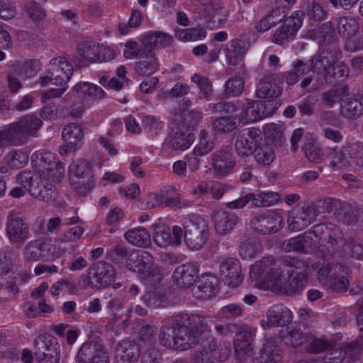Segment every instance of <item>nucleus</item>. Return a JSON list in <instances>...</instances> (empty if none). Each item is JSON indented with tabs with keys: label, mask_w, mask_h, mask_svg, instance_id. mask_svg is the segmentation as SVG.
<instances>
[{
	"label": "nucleus",
	"mask_w": 363,
	"mask_h": 363,
	"mask_svg": "<svg viewBox=\"0 0 363 363\" xmlns=\"http://www.w3.org/2000/svg\"><path fill=\"white\" fill-rule=\"evenodd\" d=\"M323 73L325 81L330 83L343 82L348 77L350 69L344 62H337L324 66Z\"/></svg>",
	"instance_id": "obj_29"
},
{
	"label": "nucleus",
	"mask_w": 363,
	"mask_h": 363,
	"mask_svg": "<svg viewBox=\"0 0 363 363\" xmlns=\"http://www.w3.org/2000/svg\"><path fill=\"white\" fill-rule=\"evenodd\" d=\"M47 159L49 160V162L42 165L43 172L46 171L48 176L53 181L60 182L64 177L65 172L63 163L60 161H55V157L51 154H48L46 157H42L41 162L45 163Z\"/></svg>",
	"instance_id": "obj_31"
},
{
	"label": "nucleus",
	"mask_w": 363,
	"mask_h": 363,
	"mask_svg": "<svg viewBox=\"0 0 363 363\" xmlns=\"http://www.w3.org/2000/svg\"><path fill=\"white\" fill-rule=\"evenodd\" d=\"M311 235L323 242L325 252L344 258L363 259V240L358 238H345L341 229L333 223H320L311 230L296 237L285 240L281 248L284 251L307 253V248L313 246Z\"/></svg>",
	"instance_id": "obj_1"
},
{
	"label": "nucleus",
	"mask_w": 363,
	"mask_h": 363,
	"mask_svg": "<svg viewBox=\"0 0 363 363\" xmlns=\"http://www.w3.org/2000/svg\"><path fill=\"white\" fill-rule=\"evenodd\" d=\"M262 140L261 132L255 128L241 130L235 143L236 152L240 157L252 155Z\"/></svg>",
	"instance_id": "obj_9"
},
{
	"label": "nucleus",
	"mask_w": 363,
	"mask_h": 363,
	"mask_svg": "<svg viewBox=\"0 0 363 363\" xmlns=\"http://www.w3.org/2000/svg\"><path fill=\"white\" fill-rule=\"evenodd\" d=\"M89 274L95 281L96 289L106 288L114 282L115 268L110 263L99 261L94 263L89 269Z\"/></svg>",
	"instance_id": "obj_13"
},
{
	"label": "nucleus",
	"mask_w": 363,
	"mask_h": 363,
	"mask_svg": "<svg viewBox=\"0 0 363 363\" xmlns=\"http://www.w3.org/2000/svg\"><path fill=\"white\" fill-rule=\"evenodd\" d=\"M317 214L315 208L310 205H304L292 211L287 220L289 228L291 231L303 230L315 221Z\"/></svg>",
	"instance_id": "obj_15"
},
{
	"label": "nucleus",
	"mask_w": 363,
	"mask_h": 363,
	"mask_svg": "<svg viewBox=\"0 0 363 363\" xmlns=\"http://www.w3.org/2000/svg\"><path fill=\"white\" fill-rule=\"evenodd\" d=\"M62 135L66 143L77 146L84 137V132L79 124L73 123L64 127Z\"/></svg>",
	"instance_id": "obj_40"
},
{
	"label": "nucleus",
	"mask_w": 363,
	"mask_h": 363,
	"mask_svg": "<svg viewBox=\"0 0 363 363\" xmlns=\"http://www.w3.org/2000/svg\"><path fill=\"white\" fill-rule=\"evenodd\" d=\"M69 172L74 176L82 179L90 174L91 167L87 161L79 160L69 166Z\"/></svg>",
	"instance_id": "obj_60"
},
{
	"label": "nucleus",
	"mask_w": 363,
	"mask_h": 363,
	"mask_svg": "<svg viewBox=\"0 0 363 363\" xmlns=\"http://www.w3.org/2000/svg\"><path fill=\"white\" fill-rule=\"evenodd\" d=\"M253 340L252 330L246 326L240 327L239 332L235 334L234 338V347L237 351L250 352L252 350Z\"/></svg>",
	"instance_id": "obj_32"
},
{
	"label": "nucleus",
	"mask_w": 363,
	"mask_h": 363,
	"mask_svg": "<svg viewBox=\"0 0 363 363\" xmlns=\"http://www.w3.org/2000/svg\"><path fill=\"white\" fill-rule=\"evenodd\" d=\"M184 228V240L191 250H201L209 237V227L206 221L194 213H191L182 220Z\"/></svg>",
	"instance_id": "obj_3"
},
{
	"label": "nucleus",
	"mask_w": 363,
	"mask_h": 363,
	"mask_svg": "<svg viewBox=\"0 0 363 363\" xmlns=\"http://www.w3.org/2000/svg\"><path fill=\"white\" fill-rule=\"evenodd\" d=\"M310 333H303L299 327H295L290 333V340L294 347H297L303 344L307 345L308 337Z\"/></svg>",
	"instance_id": "obj_64"
},
{
	"label": "nucleus",
	"mask_w": 363,
	"mask_h": 363,
	"mask_svg": "<svg viewBox=\"0 0 363 363\" xmlns=\"http://www.w3.org/2000/svg\"><path fill=\"white\" fill-rule=\"evenodd\" d=\"M27 138L21 127L19 121L13 123L0 130V157L4 152L8 144L13 145H22Z\"/></svg>",
	"instance_id": "obj_17"
},
{
	"label": "nucleus",
	"mask_w": 363,
	"mask_h": 363,
	"mask_svg": "<svg viewBox=\"0 0 363 363\" xmlns=\"http://www.w3.org/2000/svg\"><path fill=\"white\" fill-rule=\"evenodd\" d=\"M73 74V65L64 57L52 59L49 69L44 77H40L41 85L50 82L58 86H65Z\"/></svg>",
	"instance_id": "obj_7"
},
{
	"label": "nucleus",
	"mask_w": 363,
	"mask_h": 363,
	"mask_svg": "<svg viewBox=\"0 0 363 363\" xmlns=\"http://www.w3.org/2000/svg\"><path fill=\"white\" fill-rule=\"evenodd\" d=\"M125 238L133 245L139 247H146L150 242V235L145 228H138L128 230L125 233Z\"/></svg>",
	"instance_id": "obj_34"
},
{
	"label": "nucleus",
	"mask_w": 363,
	"mask_h": 363,
	"mask_svg": "<svg viewBox=\"0 0 363 363\" xmlns=\"http://www.w3.org/2000/svg\"><path fill=\"white\" fill-rule=\"evenodd\" d=\"M237 118L232 116L218 117L213 123V129L218 133H229L235 130L238 124Z\"/></svg>",
	"instance_id": "obj_51"
},
{
	"label": "nucleus",
	"mask_w": 363,
	"mask_h": 363,
	"mask_svg": "<svg viewBox=\"0 0 363 363\" xmlns=\"http://www.w3.org/2000/svg\"><path fill=\"white\" fill-rule=\"evenodd\" d=\"M352 146L345 145L340 148H334L330 153L331 165L335 169H345L350 165Z\"/></svg>",
	"instance_id": "obj_33"
},
{
	"label": "nucleus",
	"mask_w": 363,
	"mask_h": 363,
	"mask_svg": "<svg viewBox=\"0 0 363 363\" xmlns=\"http://www.w3.org/2000/svg\"><path fill=\"white\" fill-rule=\"evenodd\" d=\"M17 182L33 196L49 201L55 199L57 191L51 184L45 186L34 172L24 170L16 176Z\"/></svg>",
	"instance_id": "obj_6"
},
{
	"label": "nucleus",
	"mask_w": 363,
	"mask_h": 363,
	"mask_svg": "<svg viewBox=\"0 0 363 363\" xmlns=\"http://www.w3.org/2000/svg\"><path fill=\"white\" fill-rule=\"evenodd\" d=\"M333 347V342L324 337H316L311 334L308 337L307 345L305 348L310 353L318 354L328 351Z\"/></svg>",
	"instance_id": "obj_39"
},
{
	"label": "nucleus",
	"mask_w": 363,
	"mask_h": 363,
	"mask_svg": "<svg viewBox=\"0 0 363 363\" xmlns=\"http://www.w3.org/2000/svg\"><path fill=\"white\" fill-rule=\"evenodd\" d=\"M342 114L347 118H357L363 114V96L357 94L350 97L342 108Z\"/></svg>",
	"instance_id": "obj_35"
},
{
	"label": "nucleus",
	"mask_w": 363,
	"mask_h": 363,
	"mask_svg": "<svg viewBox=\"0 0 363 363\" xmlns=\"http://www.w3.org/2000/svg\"><path fill=\"white\" fill-rule=\"evenodd\" d=\"M308 282V277L289 276L284 286V291L291 296L302 291Z\"/></svg>",
	"instance_id": "obj_50"
},
{
	"label": "nucleus",
	"mask_w": 363,
	"mask_h": 363,
	"mask_svg": "<svg viewBox=\"0 0 363 363\" xmlns=\"http://www.w3.org/2000/svg\"><path fill=\"white\" fill-rule=\"evenodd\" d=\"M281 350L274 337L266 338L257 357L258 363L279 362Z\"/></svg>",
	"instance_id": "obj_26"
},
{
	"label": "nucleus",
	"mask_w": 363,
	"mask_h": 363,
	"mask_svg": "<svg viewBox=\"0 0 363 363\" xmlns=\"http://www.w3.org/2000/svg\"><path fill=\"white\" fill-rule=\"evenodd\" d=\"M9 165L14 168H21L28 161V155L22 151H14L7 155Z\"/></svg>",
	"instance_id": "obj_63"
},
{
	"label": "nucleus",
	"mask_w": 363,
	"mask_h": 363,
	"mask_svg": "<svg viewBox=\"0 0 363 363\" xmlns=\"http://www.w3.org/2000/svg\"><path fill=\"white\" fill-rule=\"evenodd\" d=\"M147 50L142 47H139L137 42L129 40L125 44L123 55L126 59L140 58L143 57Z\"/></svg>",
	"instance_id": "obj_61"
},
{
	"label": "nucleus",
	"mask_w": 363,
	"mask_h": 363,
	"mask_svg": "<svg viewBox=\"0 0 363 363\" xmlns=\"http://www.w3.org/2000/svg\"><path fill=\"white\" fill-rule=\"evenodd\" d=\"M6 235L13 242H24L29 234L28 224L21 218L16 217L8 220L6 225Z\"/></svg>",
	"instance_id": "obj_23"
},
{
	"label": "nucleus",
	"mask_w": 363,
	"mask_h": 363,
	"mask_svg": "<svg viewBox=\"0 0 363 363\" xmlns=\"http://www.w3.org/2000/svg\"><path fill=\"white\" fill-rule=\"evenodd\" d=\"M217 279L209 274H202L192 289L194 297L206 299L216 294Z\"/></svg>",
	"instance_id": "obj_25"
},
{
	"label": "nucleus",
	"mask_w": 363,
	"mask_h": 363,
	"mask_svg": "<svg viewBox=\"0 0 363 363\" xmlns=\"http://www.w3.org/2000/svg\"><path fill=\"white\" fill-rule=\"evenodd\" d=\"M264 104L262 102H250L247 103L245 108V117L250 121H257L267 116L264 111Z\"/></svg>",
	"instance_id": "obj_52"
},
{
	"label": "nucleus",
	"mask_w": 363,
	"mask_h": 363,
	"mask_svg": "<svg viewBox=\"0 0 363 363\" xmlns=\"http://www.w3.org/2000/svg\"><path fill=\"white\" fill-rule=\"evenodd\" d=\"M306 13L311 21H320L325 18L327 11L320 3L312 1L307 6Z\"/></svg>",
	"instance_id": "obj_58"
},
{
	"label": "nucleus",
	"mask_w": 363,
	"mask_h": 363,
	"mask_svg": "<svg viewBox=\"0 0 363 363\" xmlns=\"http://www.w3.org/2000/svg\"><path fill=\"white\" fill-rule=\"evenodd\" d=\"M115 352L117 357L128 363L134 362L138 356L136 346L128 340L120 342L116 347Z\"/></svg>",
	"instance_id": "obj_36"
},
{
	"label": "nucleus",
	"mask_w": 363,
	"mask_h": 363,
	"mask_svg": "<svg viewBox=\"0 0 363 363\" xmlns=\"http://www.w3.org/2000/svg\"><path fill=\"white\" fill-rule=\"evenodd\" d=\"M194 140V135L189 130H184L182 127L175 126L172 133L166 139L167 147L173 150L184 151L189 148Z\"/></svg>",
	"instance_id": "obj_21"
},
{
	"label": "nucleus",
	"mask_w": 363,
	"mask_h": 363,
	"mask_svg": "<svg viewBox=\"0 0 363 363\" xmlns=\"http://www.w3.org/2000/svg\"><path fill=\"white\" fill-rule=\"evenodd\" d=\"M27 16L33 23H38L47 16L46 10L36 1H30L24 6Z\"/></svg>",
	"instance_id": "obj_47"
},
{
	"label": "nucleus",
	"mask_w": 363,
	"mask_h": 363,
	"mask_svg": "<svg viewBox=\"0 0 363 363\" xmlns=\"http://www.w3.org/2000/svg\"><path fill=\"white\" fill-rule=\"evenodd\" d=\"M19 122L27 138L28 136H37V133L43 123L39 118L32 115L22 117Z\"/></svg>",
	"instance_id": "obj_42"
},
{
	"label": "nucleus",
	"mask_w": 363,
	"mask_h": 363,
	"mask_svg": "<svg viewBox=\"0 0 363 363\" xmlns=\"http://www.w3.org/2000/svg\"><path fill=\"white\" fill-rule=\"evenodd\" d=\"M140 60L135 63V72L140 76L150 77L160 69V63L155 52L148 50Z\"/></svg>",
	"instance_id": "obj_27"
},
{
	"label": "nucleus",
	"mask_w": 363,
	"mask_h": 363,
	"mask_svg": "<svg viewBox=\"0 0 363 363\" xmlns=\"http://www.w3.org/2000/svg\"><path fill=\"white\" fill-rule=\"evenodd\" d=\"M84 233V229L80 226L71 228L67 232L61 233L57 237L60 243L76 242L79 240Z\"/></svg>",
	"instance_id": "obj_62"
},
{
	"label": "nucleus",
	"mask_w": 363,
	"mask_h": 363,
	"mask_svg": "<svg viewBox=\"0 0 363 363\" xmlns=\"http://www.w3.org/2000/svg\"><path fill=\"white\" fill-rule=\"evenodd\" d=\"M179 122L177 125L178 127H182L184 130L194 128L199 123L201 118V113L194 110H184L179 115Z\"/></svg>",
	"instance_id": "obj_43"
},
{
	"label": "nucleus",
	"mask_w": 363,
	"mask_h": 363,
	"mask_svg": "<svg viewBox=\"0 0 363 363\" xmlns=\"http://www.w3.org/2000/svg\"><path fill=\"white\" fill-rule=\"evenodd\" d=\"M99 44L91 42H84L79 45L78 54L89 62H96Z\"/></svg>",
	"instance_id": "obj_54"
},
{
	"label": "nucleus",
	"mask_w": 363,
	"mask_h": 363,
	"mask_svg": "<svg viewBox=\"0 0 363 363\" xmlns=\"http://www.w3.org/2000/svg\"><path fill=\"white\" fill-rule=\"evenodd\" d=\"M303 16V11H296L283 19L284 25L276 30L272 41L277 45H283L293 40L302 26Z\"/></svg>",
	"instance_id": "obj_10"
},
{
	"label": "nucleus",
	"mask_w": 363,
	"mask_h": 363,
	"mask_svg": "<svg viewBox=\"0 0 363 363\" xmlns=\"http://www.w3.org/2000/svg\"><path fill=\"white\" fill-rule=\"evenodd\" d=\"M128 269L138 274L145 286L158 283L162 279L161 269L155 265L153 256L147 251H140L135 259H129Z\"/></svg>",
	"instance_id": "obj_4"
},
{
	"label": "nucleus",
	"mask_w": 363,
	"mask_h": 363,
	"mask_svg": "<svg viewBox=\"0 0 363 363\" xmlns=\"http://www.w3.org/2000/svg\"><path fill=\"white\" fill-rule=\"evenodd\" d=\"M282 21L283 18H280L279 11L272 10L261 18L256 25L255 29L257 32L264 33L269 30L272 27H274Z\"/></svg>",
	"instance_id": "obj_46"
},
{
	"label": "nucleus",
	"mask_w": 363,
	"mask_h": 363,
	"mask_svg": "<svg viewBox=\"0 0 363 363\" xmlns=\"http://www.w3.org/2000/svg\"><path fill=\"white\" fill-rule=\"evenodd\" d=\"M78 363H110L106 347L96 341L85 342L77 352Z\"/></svg>",
	"instance_id": "obj_11"
},
{
	"label": "nucleus",
	"mask_w": 363,
	"mask_h": 363,
	"mask_svg": "<svg viewBox=\"0 0 363 363\" xmlns=\"http://www.w3.org/2000/svg\"><path fill=\"white\" fill-rule=\"evenodd\" d=\"M362 349L359 343L353 341L350 343L344 344L340 348V350L344 359L347 358L351 361H355L361 357Z\"/></svg>",
	"instance_id": "obj_57"
},
{
	"label": "nucleus",
	"mask_w": 363,
	"mask_h": 363,
	"mask_svg": "<svg viewBox=\"0 0 363 363\" xmlns=\"http://www.w3.org/2000/svg\"><path fill=\"white\" fill-rule=\"evenodd\" d=\"M173 41V36L161 31H152L144 34L143 45L149 49L166 48Z\"/></svg>",
	"instance_id": "obj_28"
},
{
	"label": "nucleus",
	"mask_w": 363,
	"mask_h": 363,
	"mask_svg": "<svg viewBox=\"0 0 363 363\" xmlns=\"http://www.w3.org/2000/svg\"><path fill=\"white\" fill-rule=\"evenodd\" d=\"M209 334L204 316L179 312L164 320L159 339L167 348L186 350L203 344Z\"/></svg>",
	"instance_id": "obj_2"
},
{
	"label": "nucleus",
	"mask_w": 363,
	"mask_h": 363,
	"mask_svg": "<svg viewBox=\"0 0 363 363\" xmlns=\"http://www.w3.org/2000/svg\"><path fill=\"white\" fill-rule=\"evenodd\" d=\"M337 31L343 38H352L359 30V26L355 19L350 16L340 17L337 20Z\"/></svg>",
	"instance_id": "obj_37"
},
{
	"label": "nucleus",
	"mask_w": 363,
	"mask_h": 363,
	"mask_svg": "<svg viewBox=\"0 0 363 363\" xmlns=\"http://www.w3.org/2000/svg\"><path fill=\"white\" fill-rule=\"evenodd\" d=\"M212 218L216 231L220 235L230 233L240 221L235 213L224 210L215 211Z\"/></svg>",
	"instance_id": "obj_22"
},
{
	"label": "nucleus",
	"mask_w": 363,
	"mask_h": 363,
	"mask_svg": "<svg viewBox=\"0 0 363 363\" xmlns=\"http://www.w3.org/2000/svg\"><path fill=\"white\" fill-rule=\"evenodd\" d=\"M283 81L284 74L281 73L264 75L257 84V96L260 99L278 97L282 93V88L279 84Z\"/></svg>",
	"instance_id": "obj_14"
},
{
	"label": "nucleus",
	"mask_w": 363,
	"mask_h": 363,
	"mask_svg": "<svg viewBox=\"0 0 363 363\" xmlns=\"http://www.w3.org/2000/svg\"><path fill=\"white\" fill-rule=\"evenodd\" d=\"M160 282L146 286L147 291L142 299L148 307L158 308L169 306V301L166 290L160 286Z\"/></svg>",
	"instance_id": "obj_19"
},
{
	"label": "nucleus",
	"mask_w": 363,
	"mask_h": 363,
	"mask_svg": "<svg viewBox=\"0 0 363 363\" xmlns=\"http://www.w3.org/2000/svg\"><path fill=\"white\" fill-rule=\"evenodd\" d=\"M269 327H284L292 321L291 311L282 304H276L269 308L267 313Z\"/></svg>",
	"instance_id": "obj_24"
},
{
	"label": "nucleus",
	"mask_w": 363,
	"mask_h": 363,
	"mask_svg": "<svg viewBox=\"0 0 363 363\" xmlns=\"http://www.w3.org/2000/svg\"><path fill=\"white\" fill-rule=\"evenodd\" d=\"M265 135L268 140L275 146L281 147L286 141L282 127L277 124L267 125L265 128Z\"/></svg>",
	"instance_id": "obj_49"
},
{
	"label": "nucleus",
	"mask_w": 363,
	"mask_h": 363,
	"mask_svg": "<svg viewBox=\"0 0 363 363\" xmlns=\"http://www.w3.org/2000/svg\"><path fill=\"white\" fill-rule=\"evenodd\" d=\"M282 274L283 271L277 266L274 257H267L251 266L250 277L255 286L267 288L277 284Z\"/></svg>",
	"instance_id": "obj_5"
},
{
	"label": "nucleus",
	"mask_w": 363,
	"mask_h": 363,
	"mask_svg": "<svg viewBox=\"0 0 363 363\" xmlns=\"http://www.w3.org/2000/svg\"><path fill=\"white\" fill-rule=\"evenodd\" d=\"M211 160L214 173L220 177L227 176L235 167V157L228 146H223L212 153Z\"/></svg>",
	"instance_id": "obj_12"
},
{
	"label": "nucleus",
	"mask_w": 363,
	"mask_h": 363,
	"mask_svg": "<svg viewBox=\"0 0 363 363\" xmlns=\"http://www.w3.org/2000/svg\"><path fill=\"white\" fill-rule=\"evenodd\" d=\"M74 90L77 93H82L85 98L91 100L99 99L104 96V91L100 86L88 82H80L76 84Z\"/></svg>",
	"instance_id": "obj_41"
},
{
	"label": "nucleus",
	"mask_w": 363,
	"mask_h": 363,
	"mask_svg": "<svg viewBox=\"0 0 363 363\" xmlns=\"http://www.w3.org/2000/svg\"><path fill=\"white\" fill-rule=\"evenodd\" d=\"M281 262L284 266L291 269L288 270L289 276L307 277L308 265L306 262L290 256L283 257Z\"/></svg>",
	"instance_id": "obj_38"
},
{
	"label": "nucleus",
	"mask_w": 363,
	"mask_h": 363,
	"mask_svg": "<svg viewBox=\"0 0 363 363\" xmlns=\"http://www.w3.org/2000/svg\"><path fill=\"white\" fill-rule=\"evenodd\" d=\"M255 153L256 162L262 166L269 165L275 159L274 150L269 144H263L261 146H258Z\"/></svg>",
	"instance_id": "obj_45"
},
{
	"label": "nucleus",
	"mask_w": 363,
	"mask_h": 363,
	"mask_svg": "<svg viewBox=\"0 0 363 363\" xmlns=\"http://www.w3.org/2000/svg\"><path fill=\"white\" fill-rule=\"evenodd\" d=\"M198 269L192 263H186L178 266L174 271V283L181 289H188L193 286L198 277Z\"/></svg>",
	"instance_id": "obj_20"
},
{
	"label": "nucleus",
	"mask_w": 363,
	"mask_h": 363,
	"mask_svg": "<svg viewBox=\"0 0 363 363\" xmlns=\"http://www.w3.org/2000/svg\"><path fill=\"white\" fill-rule=\"evenodd\" d=\"M280 195L277 192L268 191L254 194L253 205L257 207H267L277 203Z\"/></svg>",
	"instance_id": "obj_55"
},
{
	"label": "nucleus",
	"mask_w": 363,
	"mask_h": 363,
	"mask_svg": "<svg viewBox=\"0 0 363 363\" xmlns=\"http://www.w3.org/2000/svg\"><path fill=\"white\" fill-rule=\"evenodd\" d=\"M244 89L245 81L242 77L235 75L226 80L224 93L229 97L238 96L243 92Z\"/></svg>",
	"instance_id": "obj_44"
},
{
	"label": "nucleus",
	"mask_w": 363,
	"mask_h": 363,
	"mask_svg": "<svg viewBox=\"0 0 363 363\" xmlns=\"http://www.w3.org/2000/svg\"><path fill=\"white\" fill-rule=\"evenodd\" d=\"M191 81L198 86L203 98L210 99L213 91L212 83L207 77L194 74L191 77Z\"/></svg>",
	"instance_id": "obj_59"
},
{
	"label": "nucleus",
	"mask_w": 363,
	"mask_h": 363,
	"mask_svg": "<svg viewBox=\"0 0 363 363\" xmlns=\"http://www.w3.org/2000/svg\"><path fill=\"white\" fill-rule=\"evenodd\" d=\"M349 95V89L347 86H342L336 89H331L323 92L321 99L323 102L329 107H333V105L338 101L342 100L343 97Z\"/></svg>",
	"instance_id": "obj_48"
},
{
	"label": "nucleus",
	"mask_w": 363,
	"mask_h": 363,
	"mask_svg": "<svg viewBox=\"0 0 363 363\" xmlns=\"http://www.w3.org/2000/svg\"><path fill=\"white\" fill-rule=\"evenodd\" d=\"M245 52V42L242 40L235 39L227 45L225 57L230 65H238L242 60Z\"/></svg>",
	"instance_id": "obj_30"
},
{
	"label": "nucleus",
	"mask_w": 363,
	"mask_h": 363,
	"mask_svg": "<svg viewBox=\"0 0 363 363\" xmlns=\"http://www.w3.org/2000/svg\"><path fill=\"white\" fill-rule=\"evenodd\" d=\"M33 345L38 363H58L60 345L56 338L47 333L40 334L35 339Z\"/></svg>",
	"instance_id": "obj_8"
},
{
	"label": "nucleus",
	"mask_w": 363,
	"mask_h": 363,
	"mask_svg": "<svg viewBox=\"0 0 363 363\" xmlns=\"http://www.w3.org/2000/svg\"><path fill=\"white\" fill-rule=\"evenodd\" d=\"M281 221L279 216L272 213L254 217L250 226L260 234L268 235L277 233L281 228Z\"/></svg>",
	"instance_id": "obj_18"
},
{
	"label": "nucleus",
	"mask_w": 363,
	"mask_h": 363,
	"mask_svg": "<svg viewBox=\"0 0 363 363\" xmlns=\"http://www.w3.org/2000/svg\"><path fill=\"white\" fill-rule=\"evenodd\" d=\"M220 277L229 286L236 287L243 280L240 262L234 258L223 260L219 268Z\"/></svg>",
	"instance_id": "obj_16"
},
{
	"label": "nucleus",
	"mask_w": 363,
	"mask_h": 363,
	"mask_svg": "<svg viewBox=\"0 0 363 363\" xmlns=\"http://www.w3.org/2000/svg\"><path fill=\"white\" fill-rule=\"evenodd\" d=\"M214 145L211 135L202 130L200 133L199 141L194 148L193 155L196 156L206 155L213 149Z\"/></svg>",
	"instance_id": "obj_53"
},
{
	"label": "nucleus",
	"mask_w": 363,
	"mask_h": 363,
	"mask_svg": "<svg viewBox=\"0 0 363 363\" xmlns=\"http://www.w3.org/2000/svg\"><path fill=\"white\" fill-rule=\"evenodd\" d=\"M153 239L159 247H167L172 242L170 228L169 227L157 225L155 226Z\"/></svg>",
	"instance_id": "obj_56"
}]
</instances>
